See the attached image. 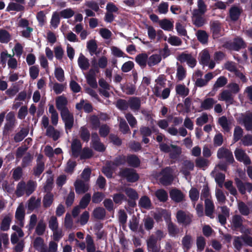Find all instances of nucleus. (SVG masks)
Returning <instances> with one entry per match:
<instances>
[{
    "mask_svg": "<svg viewBox=\"0 0 252 252\" xmlns=\"http://www.w3.org/2000/svg\"><path fill=\"white\" fill-rule=\"evenodd\" d=\"M49 112L51 114L52 124L56 126L58 123L59 115L53 105H49Z\"/></svg>",
    "mask_w": 252,
    "mask_h": 252,
    "instance_id": "obj_37",
    "label": "nucleus"
},
{
    "mask_svg": "<svg viewBox=\"0 0 252 252\" xmlns=\"http://www.w3.org/2000/svg\"><path fill=\"white\" fill-rule=\"evenodd\" d=\"M238 122L241 125H244L246 129L251 131L252 133V113L247 112L241 114L237 119Z\"/></svg>",
    "mask_w": 252,
    "mask_h": 252,
    "instance_id": "obj_6",
    "label": "nucleus"
},
{
    "mask_svg": "<svg viewBox=\"0 0 252 252\" xmlns=\"http://www.w3.org/2000/svg\"><path fill=\"white\" fill-rule=\"evenodd\" d=\"M242 219L241 217L235 215L233 217L231 225L233 229H237L241 227L242 225Z\"/></svg>",
    "mask_w": 252,
    "mask_h": 252,
    "instance_id": "obj_48",
    "label": "nucleus"
},
{
    "mask_svg": "<svg viewBox=\"0 0 252 252\" xmlns=\"http://www.w3.org/2000/svg\"><path fill=\"white\" fill-rule=\"evenodd\" d=\"M120 173L122 176L126 178L127 180L130 182H134L139 178L138 174L134 169L126 168L122 170Z\"/></svg>",
    "mask_w": 252,
    "mask_h": 252,
    "instance_id": "obj_14",
    "label": "nucleus"
},
{
    "mask_svg": "<svg viewBox=\"0 0 252 252\" xmlns=\"http://www.w3.org/2000/svg\"><path fill=\"white\" fill-rule=\"evenodd\" d=\"M192 14V20L193 24L197 27H200L202 26L205 23L204 19L201 17L203 14H198L195 15L193 13Z\"/></svg>",
    "mask_w": 252,
    "mask_h": 252,
    "instance_id": "obj_57",
    "label": "nucleus"
},
{
    "mask_svg": "<svg viewBox=\"0 0 252 252\" xmlns=\"http://www.w3.org/2000/svg\"><path fill=\"white\" fill-rule=\"evenodd\" d=\"M161 59L160 55L153 54L148 58V65L150 67L156 65L161 62Z\"/></svg>",
    "mask_w": 252,
    "mask_h": 252,
    "instance_id": "obj_39",
    "label": "nucleus"
},
{
    "mask_svg": "<svg viewBox=\"0 0 252 252\" xmlns=\"http://www.w3.org/2000/svg\"><path fill=\"white\" fill-rule=\"evenodd\" d=\"M223 46L228 49L238 51L245 47V43L242 38L237 37L233 41L226 42L223 44Z\"/></svg>",
    "mask_w": 252,
    "mask_h": 252,
    "instance_id": "obj_8",
    "label": "nucleus"
},
{
    "mask_svg": "<svg viewBox=\"0 0 252 252\" xmlns=\"http://www.w3.org/2000/svg\"><path fill=\"white\" fill-rule=\"evenodd\" d=\"M127 162L130 166L137 167L140 164L139 158L135 156L131 155L127 158Z\"/></svg>",
    "mask_w": 252,
    "mask_h": 252,
    "instance_id": "obj_63",
    "label": "nucleus"
},
{
    "mask_svg": "<svg viewBox=\"0 0 252 252\" xmlns=\"http://www.w3.org/2000/svg\"><path fill=\"white\" fill-rule=\"evenodd\" d=\"M216 102L217 101L213 98H205L203 101H201L200 108L203 110H210L213 107L214 105Z\"/></svg>",
    "mask_w": 252,
    "mask_h": 252,
    "instance_id": "obj_28",
    "label": "nucleus"
},
{
    "mask_svg": "<svg viewBox=\"0 0 252 252\" xmlns=\"http://www.w3.org/2000/svg\"><path fill=\"white\" fill-rule=\"evenodd\" d=\"M167 41L172 46H179L182 44L181 39L175 35H170Z\"/></svg>",
    "mask_w": 252,
    "mask_h": 252,
    "instance_id": "obj_62",
    "label": "nucleus"
},
{
    "mask_svg": "<svg viewBox=\"0 0 252 252\" xmlns=\"http://www.w3.org/2000/svg\"><path fill=\"white\" fill-rule=\"evenodd\" d=\"M198 40L202 44H206L208 42V35L204 31L199 30L196 33Z\"/></svg>",
    "mask_w": 252,
    "mask_h": 252,
    "instance_id": "obj_52",
    "label": "nucleus"
},
{
    "mask_svg": "<svg viewBox=\"0 0 252 252\" xmlns=\"http://www.w3.org/2000/svg\"><path fill=\"white\" fill-rule=\"evenodd\" d=\"M76 192L77 194H83L87 191L89 188V184L80 179H77L74 183Z\"/></svg>",
    "mask_w": 252,
    "mask_h": 252,
    "instance_id": "obj_17",
    "label": "nucleus"
},
{
    "mask_svg": "<svg viewBox=\"0 0 252 252\" xmlns=\"http://www.w3.org/2000/svg\"><path fill=\"white\" fill-rule=\"evenodd\" d=\"M87 47L90 54L92 56L95 53L97 46L94 40H91L87 42Z\"/></svg>",
    "mask_w": 252,
    "mask_h": 252,
    "instance_id": "obj_59",
    "label": "nucleus"
},
{
    "mask_svg": "<svg viewBox=\"0 0 252 252\" xmlns=\"http://www.w3.org/2000/svg\"><path fill=\"white\" fill-rule=\"evenodd\" d=\"M79 134L83 141L88 142L89 140L90 137V132L85 126L81 127Z\"/></svg>",
    "mask_w": 252,
    "mask_h": 252,
    "instance_id": "obj_55",
    "label": "nucleus"
},
{
    "mask_svg": "<svg viewBox=\"0 0 252 252\" xmlns=\"http://www.w3.org/2000/svg\"><path fill=\"white\" fill-rule=\"evenodd\" d=\"M170 197L172 200L176 202H180L184 200L185 195L179 189H172L169 192Z\"/></svg>",
    "mask_w": 252,
    "mask_h": 252,
    "instance_id": "obj_21",
    "label": "nucleus"
},
{
    "mask_svg": "<svg viewBox=\"0 0 252 252\" xmlns=\"http://www.w3.org/2000/svg\"><path fill=\"white\" fill-rule=\"evenodd\" d=\"M195 163L197 167L204 170L209 165L210 161L203 157H199L195 159Z\"/></svg>",
    "mask_w": 252,
    "mask_h": 252,
    "instance_id": "obj_32",
    "label": "nucleus"
},
{
    "mask_svg": "<svg viewBox=\"0 0 252 252\" xmlns=\"http://www.w3.org/2000/svg\"><path fill=\"white\" fill-rule=\"evenodd\" d=\"M177 59L181 63L186 62L191 68H193L197 63L195 57L190 54L182 53L178 57Z\"/></svg>",
    "mask_w": 252,
    "mask_h": 252,
    "instance_id": "obj_13",
    "label": "nucleus"
},
{
    "mask_svg": "<svg viewBox=\"0 0 252 252\" xmlns=\"http://www.w3.org/2000/svg\"><path fill=\"white\" fill-rule=\"evenodd\" d=\"M172 170L170 167L164 169L159 175L160 183L163 185H168L173 181Z\"/></svg>",
    "mask_w": 252,
    "mask_h": 252,
    "instance_id": "obj_7",
    "label": "nucleus"
},
{
    "mask_svg": "<svg viewBox=\"0 0 252 252\" xmlns=\"http://www.w3.org/2000/svg\"><path fill=\"white\" fill-rule=\"evenodd\" d=\"M62 119L65 125V131L68 133V130H70L73 126L74 117L68 109H64L61 112Z\"/></svg>",
    "mask_w": 252,
    "mask_h": 252,
    "instance_id": "obj_3",
    "label": "nucleus"
},
{
    "mask_svg": "<svg viewBox=\"0 0 252 252\" xmlns=\"http://www.w3.org/2000/svg\"><path fill=\"white\" fill-rule=\"evenodd\" d=\"M86 249L87 252H95L96 248L92 236L87 235L86 237Z\"/></svg>",
    "mask_w": 252,
    "mask_h": 252,
    "instance_id": "obj_44",
    "label": "nucleus"
},
{
    "mask_svg": "<svg viewBox=\"0 0 252 252\" xmlns=\"http://www.w3.org/2000/svg\"><path fill=\"white\" fill-rule=\"evenodd\" d=\"M242 12V9L241 8L237 6H232L229 9L230 18L233 21L238 20Z\"/></svg>",
    "mask_w": 252,
    "mask_h": 252,
    "instance_id": "obj_29",
    "label": "nucleus"
},
{
    "mask_svg": "<svg viewBox=\"0 0 252 252\" xmlns=\"http://www.w3.org/2000/svg\"><path fill=\"white\" fill-rule=\"evenodd\" d=\"M53 194L50 192H47V193L44 196L42 200L43 207L45 208H48L50 207L53 204Z\"/></svg>",
    "mask_w": 252,
    "mask_h": 252,
    "instance_id": "obj_36",
    "label": "nucleus"
},
{
    "mask_svg": "<svg viewBox=\"0 0 252 252\" xmlns=\"http://www.w3.org/2000/svg\"><path fill=\"white\" fill-rule=\"evenodd\" d=\"M11 39L10 34L5 30H0V42L7 43Z\"/></svg>",
    "mask_w": 252,
    "mask_h": 252,
    "instance_id": "obj_49",
    "label": "nucleus"
},
{
    "mask_svg": "<svg viewBox=\"0 0 252 252\" xmlns=\"http://www.w3.org/2000/svg\"><path fill=\"white\" fill-rule=\"evenodd\" d=\"M128 107L134 112L138 111L141 107V99L137 97H131L128 99Z\"/></svg>",
    "mask_w": 252,
    "mask_h": 252,
    "instance_id": "obj_24",
    "label": "nucleus"
},
{
    "mask_svg": "<svg viewBox=\"0 0 252 252\" xmlns=\"http://www.w3.org/2000/svg\"><path fill=\"white\" fill-rule=\"evenodd\" d=\"M56 107L58 110L62 112L64 109H67L65 106L67 103L66 98L63 96H60L58 97L56 100Z\"/></svg>",
    "mask_w": 252,
    "mask_h": 252,
    "instance_id": "obj_42",
    "label": "nucleus"
},
{
    "mask_svg": "<svg viewBox=\"0 0 252 252\" xmlns=\"http://www.w3.org/2000/svg\"><path fill=\"white\" fill-rule=\"evenodd\" d=\"M176 218L179 222L186 225L189 224L191 221V216L181 210L177 213Z\"/></svg>",
    "mask_w": 252,
    "mask_h": 252,
    "instance_id": "obj_19",
    "label": "nucleus"
},
{
    "mask_svg": "<svg viewBox=\"0 0 252 252\" xmlns=\"http://www.w3.org/2000/svg\"><path fill=\"white\" fill-rule=\"evenodd\" d=\"M219 123L221 126L224 131L228 132L231 128L230 122L227 120L226 117L222 116L219 119Z\"/></svg>",
    "mask_w": 252,
    "mask_h": 252,
    "instance_id": "obj_43",
    "label": "nucleus"
},
{
    "mask_svg": "<svg viewBox=\"0 0 252 252\" xmlns=\"http://www.w3.org/2000/svg\"><path fill=\"white\" fill-rule=\"evenodd\" d=\"M60 23V16L59 12H53L50 21L51 26L54 29H56Z\"/></svg>",
    "mask_w": 252,
    "mask_h": 252,
    "instance_id": "obj_53",
    "label": "nucleus"
},
{
    "mask_svg": "<svg viewBox=\"0 0 252 252\" xmlns=\"http://www.w3.org/2000/svg\"><path fill=\"white\" fill-rule=\"evenodd\" d=\"M166 79L163 75H159L155 81V84L152 89L153 94L157 97L162 99H167L170 94V89L165 88Z\"/></svg>",
    "mask_w": 252,
    "mask_h": 252,
    "instance_id": "obj_1",
    "label": "nucleus"
},
{
    "mask_svg": "<svg viewBox=\"0 0 252 252\" xmlns=\"http://www.w3.org/2000/svg\"><path fill=\"white\" fill-rule=\"evenodd\" d=\"M25 216V211L24 205L21 203L19 206L17 207L16 212H15V218L20 221V224L21 226H23L24 225V223L23 222L24 220Z\"/></svg>",
    "mask_w": 252,
    "mask_h": 252,
    "instance_id": "obj_27",
    "label": "nucleus"
},
{
    "mask_svg": "<svg viewBox=\"0 0 252 252\" xmlns=\"http://www.w3.org/2000/svg\"><path fill=\"white\" fill-rule=\"evenodd\" d=\"M82 145L79 140L74 139L72 140L71 149L72 155L75 157H78L81 153Z\"/></svg>",
    "mask_w": 252,
    "mask_h": 252,
    "instance_id": "obj_18",
    "label": "nucleus"
},
{
    "mask_svg": "<svg viewBox=\"0 0 252 252\" xmlns=\"http://www.w3.org/2000/svg\"><path fill=\"white\" fill-rule=\"evenodd\" d=\"M207 10V6L204 0H197V8L194 9L192 13L195 15L204 14Z\"/></svg>",
    "mask_w": 252,
    "mask_h": 252,
    "instance_id": "obj_23",
    "label": "nucleus"
},
{
    "mask_svg": "<svg viewBox=\"0 0 252 252\" xmlns=\"http://www.w3.org/2000/svg\"><path fill=\"white\" fill-rule=\"evenodd\" d=\"M214 77V75L212 72H208L204 76V78H199L196 79L195 82V85L198 87H202L206 86L210 80Z\"/></svg>",
    "mask_w": 252,
    "mask_h": 252,
    "instance_id": "obj_25",
    "label": "nucleus"
},
{
    "mask_svg": "<svg viewBox=\"0 0 252 252\" xmlns=\"http://www.w3.org/2000/svg\"><path fill=\"white\" fill-rule=\"evenodd\" d=\"M176 93L180 96L185 97L189 93V89L184 84H178L175 87Z\"/></svg>",
    "mask_w": 252,
    "mask_h": 252,
    "instance_id": "obj_40",
    "label": "nucleus"
},
{
    "mask_svg": "<svg viewBox=\"0 0 252 252\" xmlns=\"http://www.w3.org/2000/svg\"><path fill=\"white\" fill-rule=\"evenodd\" d=\"M24 7L22 4L17 3V2H10L6 7L7 11H21L24 10Z\"/></svg>",
    "mask_w": 252,
    "mask_h": 252,
    "instance_id": "obj_47",
    "label": "nucleus"
},
{
    "mask_svg": "<svg viewBox=\"0 0 252 252\" xmlns=\"http://www.w3.org/2000/svg\"><path fill=\"white\" fill-rule=\"evenodd\" d=\"M218 99L224 101L227 105L232 104L234 102V96L228 90L222 91L218 95Z\"/></svg>",
    "mask_w": 252,
    "mask_h": 252,
    "instance_id": "obj_16",
    "label": "nucleus"
},
{
    "mask_svg": "<svg viewBox=\"0 0 252 252\" xmlns=\"http://www.w3.org/2000/svg\"><path fill=\"white\" fill-rule=\"evenodd\" d=\"M45 169V162L44 157L42 154H38L37 156L36 165L33 168V174L36 177H39Z\"/></svg>",
    "mask_w": 252,
    "mask_h": 252,
    "instance_id": "obj_9",
    "label": "nucleus"
},
{
    "mask_svg": "<svg viewBox=\"0 0 252 252\" xmlns=\"http://www.w3.org/2000/svg\"><path fill=\"white\" fill-rule=\"evenodd\" d=\"M205 214L212 218V216L214 211L215 206L213 201L210 198L205 199Z\"/></svg>",
    "mask_w": 252,
    "mask_h": 252,
    "instance_id": "obj_31",
    "label": "nucleus"
},
{
    "mask_svg": "<svg viewBox=\"0 0 252 252\" xmlns=\"http://www.w3.org/2000/svg\"><path fill=\"white\" fill-rule=\"evenodd\" d=\"M60 16L64 19H69L75 14L74 10L71 8H67L62 10L59 13Z\"/></svg>",
    "mask_w": 252,
    "mask_h": 252,
    "instance_id": "obj_54",
    "label": "nucleus"
},
{
    "mask_svg": "<svg viewBox=\"0 0 252 252\" xmlns=\"http://www.w3.org/2000/svg\"><path fill=\"white\" fill-rule=\"evenodd\" d=\"M194 163L190 160H185L183 163L181 172L185 175L186 179L190 174V172L194 169Z\"/></svg>",
    "mask_w": 252,
    "mask_h": 252,
    "instance_id": "obj_22",
    "label": "nucleus"
},
{
    "mask_svg": "<svg viewBox=\"0 0 252 252\" xmlns=\"http://www.w3.org/2000/svg\"><path fill=\"white\" fill-rule=\"evenodd\" d=\"M37 183L35 181L29 180L26 183L24 181H20L17 185L15 194L17 197H21L24 194L30 196L35 190Z\"/></svg>",
    "mask_w": 252,
    "mask_h": 252,
    "instance_id": "obj_2",
    "label": "nucleus"
},
{
    "mask_svg": "<svg viewBox=\"0 0 252 252\" xmlns=\"http://www.w3.org/2000/svg\"><path fill=\"white\" fill-rule=\"evenodd\" d=\"M148 57L146 53L138 54L135 57L136 62L142 67H145L148 64Z\"/></svg>",
    "mask_w": 252,
    "mask_h": 252,
    "instance_id": "obj_35",
    "label": "nucleus"
},
{
    "mask_svg": "<svg viewBox=\"0 0 252 252\" xmlns=\"http://www.w3.org/2000/svg\"><path fill=\"white\" fill-rule=\"evenodd\" d=\"M177 70L176 77L179 81L183 80L187 75L186 69L182 65L177 63Z\"/></svg>",
    "mask_w": 252,
    "mask_h": 252,
    "instance_id": "obj_34",
    "label": "nucleus"
},
{
    "mask_svg": "<svg viewBox=\"0 0 252 252\" xmlns=\"http://www.w3.org/2000/svg\"><path fill=\"white\" fill-rule=\"evenodd\" d=\"M143 222L144 227L147 230H150L153 228L154 220L153 218L147 217L143 219Z\"/></svg>",
    "mask_w": 252,
    "mask_h": 252,
    "instance_id": "obj_64",
    "label": "nucleus"
},
{
    "mask_svg": "<svg viewBox=\"0 0 252 252\" xmlns=\"http://www.w3.org/2000/svg\"><path fill=\"white\" fill-rule=\"evenodd\" d=\"M0 58L1 62L5 63L7 61L8 67L12 69H16L17 67V61L13 58V56L8 54L7 52L1 53Z\"/></svg>",
    "mask_w": 252,
    "mask_h": 252,
    "instance_id": "obj_12",
    "label": "nucleus"
},
{
    "mask_svg": "<svg viewBox=\"0 0 252 252\" xmlns=\"http://www.w3.org/2000/svg\"><path fill=\"white\" fill-rule=\"evenodd\" d=\"M192 242V237L190 235L186 234L182 239V243L184 249L188 250L191 247Z\"/></svg>",
    "mask_w": 252,
    "mask_h": 252,
    "instance_id": "obj_51",
    "label": "nucleus"
},
{
    "mask_svg": "<svg viewBox=\"0 0 252 252\" xmlns=\"http://www.w3.org/2000/svg\"><path fill=\"white\" fill-rule=\"evenodd\" d=\"M46 134L52 138L54 141L58 140L60 137V132L52 126H50L46 129Z\"/></svg>",
    "mask_w": 252,
    "mask_h": 252,
    "instance_id": "obj_33",
    "label": "nucleus"
},
{
    "mask_svg": "<svg viewBox=\"0 0 252 252\" xmlns=\"http://www.w3.org/2000/svg\"><path fill=\"white\" fill-rule=\"evenodd\" d=\"M77 62L79 67L82 70H86L89 68L90 66L89 61L82 53L80 54Z\"/></svg>",
    "mask_w": 252,
    "mask_h": 252,
    "instance_id": "obj_30",
    "label": "nucleus"
},
{
    "mask_svg": "<svg viewBox=\"0 0 252 252\" xmlns=\"http://www.w3.org/2000/svg\"><path fill=\"white\" fill-rule=\"evenodd\" d=\"M46 226V224L43 220H39L35 228V232L37 235H42L45 232Z\"/></svg>",
    "mask_w": 252,
    "mask_h": 252,
    "instance_id": "obj_58",
    "label": "nucleus"
},
{
    "mask_svg": "<svg viewBox=\"0 0 252 252\" xmlns=\"http://www.w3.org/2000/svg\"><path fill=\"white\" fill-rule=\"evenodd\" d=\"M93 215L94 217L96 219H102L105 216V211L103 208H97L94 210Z\"/></svg>",
    "mask_w": 252,
    "mask_h": 252,
    "instance_id": "obj_61",
    "label": "nucleus"
},
{
    "mask_svg": "<svg viewBox=\"0 0 252 252\" xmlns=\"http://www.w3.org/2000/svg\"><path fill=\"white\" fill-rule=\"evenodd\" d=\"M211 30L214 38H218L220 36L221 26L219 22H213L211 24Z\"/></svg>",
    "mask_w": 252,
    "mask_h": 252,
    "instance_id": "obj_38",
    "label": "nucleus"
},
{
    "mask_svg": "<svg viewBox=\"0 0 252 252\" xmlns=\"http://www.w3.org/2000/svg\"><path fill=\"white\" fill-rule=\"evenodd\" d=\"M139 205L142 208L150 209L151 206V202L148 197L144 196L140 198L139 201Z\"/></svg>",
    "mask_w": 252,
    "mask_h": 252,
    "instance_id": "obj_56",
    "label": "nucleus"
},
{
    "mask_svg": "<svg viewBox=\"0 0 252 252\" xmlns=\"http://www.w3.org/2000/svg\"><path fill=\"white\" fill-rule=\"evenodd\" d=\"M16 120L15 114L13 112H9L6 116V123L4 126V132L12 130L15 125Z\"/></svg>",
    "mask_w": 252,
    "mask_h": 252,
    "instance_id": "obj_11",
    "label": "nucleus"
},
{
    "mask_svg": "<svg viewBox=\"0 0 252 252\" xmlns=\"http://www.w3.org/2000/svg\"><path fill=\"white\" fill-rule=\"evenodd\" d=\"M92 146L95 151L103 152L105 150V147L104 144L100 142L96 133H93L92 135Z\"/></svg>",
    "mask_w": 252,
    "mask_h": 252,
    "instance_id": "obj_15",
    "label": "nucleus"
},
{
    "mask_svg": "<svg viewBox=\"0 0 252 252\" xmlns=\"http://www.w3.org/2000/svg\"><path fill=\"white\" fill-rule=\"evenodd\" d=\"M160 27L165 31H169L172 30L173 24L169 20L164 19L158 21Z\"/></svg>",
    "mask_w": 252,
    "mask_h": 252,
    "instance_id": "obj_45",
    "label": "nucleus"
},
{
    "mask_svg": "<svg viewBox=\"0 0 252 252\" xmlns=\"http://www.w3.org/2000/svg\"><path fill=\"white\" fill-rule=\"evenodd\" d=\"M157 239L154 235H151L147 240L148 249L151 252H159L160 248L157 245Z\"/></svg>",
    "mask_w": 252,
    "mask_h": 252,
    "instance_id": "obj_20",
    "label": "nucleus"
},
{
    "mask_svg": "<svg viewBox=\"0 0 252 252\" xmlns=\"http://www.w3.org/2000/svg\"><path fill=\"white\" fill-rule=\"evenodd\" d=\"M41 205L40 198H36L34 196H32L27 202V207L29 210L33 211L38 208Z\"/></svg>",
    "mask_w": 252,
    "mask_h": 252,
    "instance_id": "obj_26",
    "label": "nucleus"
},
{
    "mask_svg": "<svg viewBox=\"0 0 252 252\" xmlns=\"http://www.w3.org/2000/svg\"><path fill=\"white\" fill-rule=\"evenodd\" d=\"M12 217L11 215H7L4 217L0 225V229L3 231H6L9 229L10 224L11 221Z\"/></svg>",
    "mask_w": 252,
    "mask_h": 252,
    "instance_id": "obj_46",
    "label": "nucleus"
},
{
    "mask_svg": "<svg viewBox=\"0 0 252 252\" xmlns=\"http://www.w3.org/2000/svg\"><path fill=\"white\" fill-rule=\"evenodd\" d=\"M217 156L219 159L224 160L227 163H232L234 161L232 153L223 147L218 150Z\"/></svg>",
    "mask_w": 252,
    "mask_h": 252,
    "instance_id": "obj_5",
    "label": "nucleus"
},
{
    "mask_svg": "<svg viewBox=\"0 0 252 252\" xmlns=\"http://www.w3.org/2000/svg\"><path fill=\"white\" fill-rule=\"evenodd\" d=\"M54 74L56 78L58 81L63 82L64 81V71L61 67H56L55 69Z\"/></svg>",
    "mask_w": 252,
    "mask_h": 252,
    "instance_id": "obj_60",
    "label": "nucleus"
},
{
    "mask_svg": "<svg viewBox=\"0 0 252 252\" xmlns=\"http://www.w3.org/2000/svg\"><path fill=\"white\" fill-rule=\"evenodd\" d=\"M234 155L237 160L243 162L247 165L251 163V160L249 157L246 154L245 151L242 148H237L234 151Z\"/></svg>",
    "mask_w": 252,
    "mask_h": 252,
    "instance_id": "obj_10",
    "label": "nucleus"
},
{
    "mask_svg": "<svg viewBox=\"0 0 252 252\" xmlns=\"http://www.w3.org/2000/svg\"><path fill=\"white\" fill-rule=\"evenodd\" d=\"M155 195L160 202H164L168 199L167 192L163 189L157 190L155 192Z\"/></svg>",
    "mask_w": 252,
    "mask_h": 252,
    "instance_id": "obj_50",
    "label": "nucleus"
},
{
    "mask_svg": "<svg viewBox=\"0 0 252 252\" xmlns=\"http://www.w3.org/2000/svg\"><path fill=\"white\" fill-rule=\"evenodd\" d=\"M199 61L200 64L204 66H208L211 69L215 66V63L213 60H211L210 53L207 49L202 50L199 53Z\"/></svg>",
    "mask_w": 252,
    "mask_h": 252,
    "instance_id": "obj_4",
    "label": "nucleus"
},
{
    "mask_svg": "<svg viewBox=\"0 0 252 252\" xmlns=\"http://www.w3.org/2000/svg\"><path fill=\"white\" fill-rule=\"evenodd\" d=\"M29 130L27 128H22L20 131L16 133L14 136V140L15 142H19L22 141L28 134Z\"/></svg>",
    "mask_w": 252,
    "mask_h": 252,
    "instance_id": "obj_41",
    "label": "nucleus"
}]
</instances>
